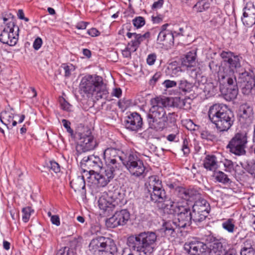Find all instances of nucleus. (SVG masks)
Here are the masks:
<instances>
[{
	"label": "nucleus",
	"mask_w": 255,
	"mask_h": 255,
	"mask_svg": "<svg viewBox=\"0 0 255 255\" xmlns=\"http://www.w3.org/2000/svg\"><path fill=\"white\" fill-rule=\"evenodd\" d=\"M164 210L168 214L176 216L174 221H168L163 225L165 235L168 237H175L180 228H184L191 224L193 214L185 201L178 199L170 200L166 204Z\"/></svg>",
	"instance_id": "1"
},
{
	"label": "nucleus",
	"mask_w": 255,
	"mask_h": 255,
	"mask_svg": "<svg viewBox=\"0 0 255 255\" xmlns=\"http://www.w3.org/2000/svg\"><path fill=\"white\" fill-rule=\"evenodd\" d=\"M151 107L147 115L149 127L156 131H162L167 126V122L170 123L176 121L175 113L166 114L165 108L166 100L160 97H156L150 101Z\"/></svg>",
	"instance_id": "2"
},
{
	"label": "nucleus",
	"mask_w": 255,
	"mask_h": 255,
	"mask_svg": "<svg viewBox=\"0 0 255 255\" xmlns=\"http://www.w3.org/2000/svg\"><path fill=\"white\" fill-rule=\"evenodd\" d=\"M79 93L88 98L109 100V91L103 78L96 74H87L80 81Z\"/></svg>",
	"instance_id": "3"
},
{
	"label": "nucleus",
	"mask_w": 255,
	"mask_h": 255,
	"mask_svg": "<svg viewBox=\"0 0 255 255\" xmlns=\"http://www.w3.org/2000/svg\"><path fill=\"white\" fill-rule=\"evenodd\" d=\"M220 56L224 66L218 72L220 84L223 86L234 85L237 83L235 73L239 74V72L242 71L239 70L241 67L242 57L230 51H223Z\"/></svg>",
	"instance_id": "4"
},
{
	"label": "nucleus",
	"mask_w": 255,
	"mask_h": 255,
	"mask_svg": "<svg viewBox=\"0 0 255 255\" xmlns=\"http://www.w3.org/2000/svg\"><path fill=\"white\" fill-rule=\"evenodd\" d=\"M208 115L211 122L220 132L228 131L234 122L233 112L223 104H215L211 106Z\"/></svg>",
	"instance_id": "5"
},
{
	"label": "nucleus",
	"mask_w": 255,
	"mask_h": 255,
	"mask_svg": "<svg viewBox=\"0 0 255 255\" xmlns=\"http://www.w3.org/2000/svg\"><path fill=\"white\" fill-rule=\"evenodd\" d=\"M157 235L153 232H143L130 237L128 245L139 255H151L155 250Z\"/></svg>",
	"instance_id": "6"
},
{
	"label": "nucleus",
	"mask_w": 255,
	"mask_h": 255,
	"mask_svg": "<svg viewBox=\"0 0 255 255\" xmlns=\"http://www.w3.org/2000/svg\"><path fill=\"white\" fill-rule=\"evenodd\" d=\"M242 71H243L239 72L236 84L225 86L227 89L225 95L230 100H234L236 98L238 92V86L241 87L242 93L244 95H249L251 93L253 88L255 86V78L253 74L244 70Z\"/></svg>",
	"instance_id": "7"
},
{
	"label": "nucleus",
	"mask_w": 255,
	"mask_h": 255,
	"mask_svg": "<svg viewBox=\"0 0 255 255\" xmlns=\"http://www.w3.org/2000/svg\"><path fill=\"white\" fill-rule=\"evenodd\" d=\"M122 163L131 175L136 177H144L145 175V167L137 156V152L131 149H128L126 154L121 156Z\"/></svg>",
	"instance_id": "8"
},
{
	"label": "nucleus",
	"mask_w": 255,
	"mask_h": 255,
	"mask_svg": "<svg viewBox=\"0 0 255 255\" xmlns=\"http://www.w3.org/2000/svg\"><path fill=\"white\" fill-rule=\"evenodd\" d=\"M4 28L0 34V41L10 46H14L18 39L19 27L12 17L3 18Z\"/></svg>",
	"instance_id": "9"
},
{
	"label": "nucleus",
	"mask_w": 255,
	"mask_h": 255,
	"mask_svg": "<svg viewBox=\"0 0 255 255\" xmlns=\"http://www.w3.org/2000/svg\"><path fill=\"white\" fill-rule=\"evenodd\" d=\"M145 185L150 194L152 201L154 203H162L164 201L166 197V193L158 177L154 175L150 176Z\"/></svg>",
	"instance_id": "10"
},
{
	"label": "nucleus",
	"mask_w": 255,
	"mask_h": 255,
	"mask_svg": "<svg viewBox=\"0 0 255 255\" xmlns=\"http://www.w3.org/2000/svg\"><path fill=\"white\" fill-rule=\"evenodd\" d=\"M114 169L103 167L100 172H96L94 170H90L88 173V182L99 187H104L113 179L115 174Z\"/></svg>",
	"instance_id": "11"
},
{
	"label": "nucleus",
	"mask_w": 255,
	"mask_h": 255,
	"mask_svg": "<svg viewBox=\"0 0 255 255\" xmlns=\"http://www.w3.org/2000/svg\"><path fill=\"white\" fill-rule=\"evenodd\" d=\"M248 142L247 134L244 132H238L230 140L227 148L232 153L237 155H244L246 153V149Z\"/></svg>",
	"instance_id": "12"
},
{
	"label": "nucleus",
	"mask_w": 255,
	"mask_h": 255,
	"mask_svg": "<svg viewBox=\"0 0 255 255\" xmlns=\"http://www.w3.org/2000/svg\"><path fill=\"white\" fill-rule=\"evenodd\" d=\"M128 149L120 151L115 148L109 147L105 149L103 152V158L105 162V167L114 169L116 171L118 169V159L122 161L121 156L126 154Z\"/></svg>",
	"instance_id": "13"
},
{
	"label": "nucleus",
	"mask_w": 255,
	"mask_h": 255,
	"mask_svg": "<svg viewBox=\"0 0 255 255\" xmlns=\"http://www.w3.org/2000/svg\"><path fill=\"white\" fill-rule=\"evenodd\" d=\"M112 191L104 192L98 200V206L103 214H108L118 205L119 199Z\"/></svg>",
	"instance_id": "14"
},
{
	"label": "nucleus",
	"mask_w": 255,
	"mask_h": 255,
	"mask_svg": "<svg viewBox=\"0 0 255 255\" xmlns=\"http://www.w3.org/2000/svg\"><path fill=\"white\" fill-rule=\"evenodd\" d=\"M193 220L195 222H201L207 217L210 206L209 203L205 200L202 199L195 202L192 207Z\"/></svg>",
	"instance_id": "15"
},
{
	"label": "nucleus",
	"mask_w": 255,
	"mask_h": 255,
	"mask_svg": "<svg viewBox=\"0 0 255 255\" xmlns=\"http://www.w3.org/2000/svg\"><path fill=\"white\" fill-rule=\"evenodd\" d=\"M130 218L129 212L126 209L117 211L111 217L106 221L108 228H114L119 226H123L127 224Z\"/></svg>",
	"instance_id": "16"
},
{
	"label": "nucleus",
	"mask_w": 255,
	"mask_h": 255,
	"mask_svg": "<svg viewBox=\"0 0 255 255\" xmlns=\"http://www.w3.org/2000/svg\"><path fill=\"white\" fill-rule=\"evenodd\" d=\"M202 81H205V83L199 82L198 83L196 94H200L203 92L206 95L212 96L215 95L218 91L219 80L210 81L207 80L205 77H202Z\"/></svg>",
	"instance_id": "17"
},
{
	"label": "nucleus",
	"mask_w": 255,
	"mask_h": 255,
	"mask_svg": "<svg viewBox=\"0 0 255 255\" xmlns=\"http://www.w3.org/2000/svg\"><path fill=\"white\" fill-rule=\"evenodd\" d=\"M237 117L241 124L251 123L254 117L253 107L247 103L241 105L238 110Z\"/></svg>",
	"instance_id": "18"
},
{
	"label": "nucleus",
	"mask_w": 255,
	"mask_h": 255,
	"mask_svg": "<svg viewBox=\"0 0 255 255\" xmlns=\"http://www.w3.org/2000/svg\"><path fill=\"white\" fill-rule=\"evenodd\" d=\"M98 144V143L94 136L90 132H88L87 134L81 135L77 149L81 150L82 152H86L94 149Z\"/></svg>",
	"instance_id": "19"
},
{
	"label": "nucleus",
	"mask_w": 255,
	"mask_h": 255,
	"mask_svg": "<svg viewBox=\"0 0 255 255\" xmlns=\"http://www.w3.org/2000/svg\"><path fill=\"white\" fill-rule=\"evenodd\" d=\"M185 250L190 255H204L207 245L197 240H193L184 245Z\"/></svg>",
	"instance_id": "20"
},
{
	"label": "nucleus",
	"mask_w": 255,
	"mask_h": 255,
	"mask_svg": "<svg viewBox=\"0 0 255 255\" xmlns=\"http://www.w3.org/2000/svg\"><path fill=\"white\" fill-rule=\"evenodd\" d=\"M142 125L140 115L136 112L130 114L125 121L126 128L131 131H138L141 129Z\"/></svg>",
	"instance_id": "21"
},
{
	"label": "nucleus",
	"mask_w": 255,
	"mask_h": 255,
	"mask_svg": "<svg viewBox=\"0 0 255 255\" xmlns=\"http://www.w3.org/2000/svg\"><path fill=\"white\" fill-rule=\"evenodd\" d=\"M176 194L180 202L185 201L186 203L187 201L197 199L199 195L198 191L194 189H186L180 186L176 188Z\"/></svg>",
	"instance_id": "22"
},
{
	"label": "nucleus",
	"mask_w": 255,
	"mask_h": 255,
	"mask_svg": "<svg viewBox=\"0 0 255 255\" xmlns=\"http://www.w3.org/2000/svg\"><path fill=\"white\" fill-rule=\"evenodd\" d=\"M14 117V110L8 108L2 111L0 114V121L8 128H12L17 125L16 121L13 120Z\"/></svg>",
	"instance_id": "23"
},
{
	"label": "nucleus",
	"mask_w": 255,
	"mask_h": 255,
	"mask_svg": "<svg viewBox=\"0 0 255 255\" xmlns=\"http://www.w3.org/2000/svg\"><path fill=\"white\" fill-rule=\"evenodd\" d=\"M127 36L128 38H131V40L129 42L128 44L132 47L134 50H136L139 46L141 42L145 38H149L150 36V33L146 32L143 34H137L136 33L128 32Z\"/></svg>",
	"instance_id": "24"
},
{
	"label": "nucleus",
	"mask_w": 255,
	"mask_h": 255,
	"mask_svg": "<svg viewBox=\"0 0 255 255\" xmlns=\"http://www.w3.org/2000/svg\"><path fill=\"white\" fill-rule=\"evenodd\" d=\"M169 24L166 23L162 25L161 27V30L158 33L157 40L159 42L165 41L167 43L171 44L174 43V37L173 31L167 29Z\"/></svg>",
	"instance_id": "25"
},
{
	"label": "nucleus",
	"mask_w": 255,
	"mask_h": 255,
	"mask_svg": "<svg viewBox=\"0 0 255 255\" xmlns=\"http://www.w3.org/2000/svg\"><path fill=\"white\" fill-rule=\"evenodd\" d=\"M106 237H98L92 239L89 245V251L94 255H101Z\"/></svg>",
	"instance_id": "26"
},
{
	"label": "nucleus",
	"mask_w": 255,
	"mask_h": 255,
	"mask_svg": "<svg viewBox=\"0 0 255 255\" xmlns=\"http://www.w3.org/2000/svg\"><path fill=\"white\" fill-rule=\"evenodd\" d=\"M83 162H85L86 166H87L90 170H94V169H102L103 163L99 157L92 155L88 157H85L83 159Z\"/></svg>",
	"instance_id": "27"
},
{
	"label": "nucleus",
	"mask_w": 255,
	"mask_h": 255,
	"mask_svg": "<svg viewBox=\"0 0 255 255\" xmlns=\"http://www.w3.org/2000/svg\"><path fill=\"white\" fill-rule=\"evenodd\" d=\"M197 85L188 81L185 79H182L178 81V88L179 91L184 94L189 93L192 91L196 93Z\"/></svg>",
	"instance_id": "28"
},
{
	"label": "nucleus",
	"mask_w": 255,
	"mask_h": 255,
	"mask_svg": "<svg viewBox=\"0 0 255 255\" xmlns=\"http://www.w3.org/2000/svg\"><path fill=\"white\" fill-rule=\"evenodd\" d=\"M182 72L181 66L177 61L170 63L165 70L166 74L171 77H179Z\"/></svg>",
	"instance_id": "29"
},
{
	"label": "nucleus",
	"mask_w": 255,
	"mask_h": 255,
	"mask_svg": "<svg viewBox=\"0 0 255 255\" xmlns=\"http://www.w3.org/2000/svg\"><path fill=\"white\" fill-rule=\"evenodd\" d=\"M117 251V248L114 241L106 238L101 255H114Z\"/></svg>",
	"instance_id": "30"
},
{
	"label": "nucleus",
	"mask_w": 255,
	"mask_h": 255,
	"mask_svg": "<svg viewBox=\"0 0 255 255\" xmlns=\"http://www.w3.org/2000/svg\"><path fill=\"white\" fill-rule=\"evenodd\" d=\"M190 27L186 24L174 25L172 29L174 39L181 36H189L190 35Z\"/></svg>",
	"instance_id": "31"
},
{
	"label": "nucleus",
	"mask_w": 255,
	"mask_h": 255,
	"mask_svg": "<svg viewBox=\"0 0 255 255\" xmlns=\"http://www.w3.org/2000/svg\"><path fill=\"white\" fill-rule=\"evenodd\" d=\"M204 167L207 170L214 171L218 167V162L214 155H207L203 161Z\"/></svg>",
	"instance_id": "32"
},
{
	"label": "nucleus",
	"mask_w": 255,
	"mask_h": 255,
	"mask_svg": "<svg viewBox=\"0 0 255 255\" xmlns=\"http://www.w3.org/2000/svg\"><path fill=\"white\" fill-rule=\"evenodd\" d=\"M70 186L75 192L79 191L81 189H84L85 188V181L84 176H78L76 178L73 179L70 182Z\"/></svg>",
	"instance_id": "33"
},
{
	"label": "nucleus",
	"mask_w": 255,
	"mask_h": 255,
	"mask_svg": "<svg viewBox=\"0 0 255 255\" xmlns=\"http://www.w3.org/2000/svg\"><path fill=\"white\" fill-rule=\"evenodd\" d=\"M196 53L194 51L188 52L182 61V64L187 67L193 66L196 63Z\"/></svg>",
	"instance_id": "34"
},
{
	"label": "nucleus",
	"mask_w": 255,
	"mask_h": 255,
	"mask_svg": "<svg viewBox=\"0 0 255 255\" xmlns=\"http://www.w3.org/2000/svg\"><path fill=\"white\" fill-rule=\"evenodd\" d=\"M235 223L236 221L234 219L229 218L222 222V227L229 233H233L237 229Z\"/></svg>",
	"instance_id": "35"
},
{
	"label": "nucleus",
	"mask_w": 255,
	"mask_h": 255,
	"mask_svg": "<svg viewBox=\"0 0 255 255\" xmlns=\"http://www.w3.org/2000/svg\"><path fill=\"white\" fill-rule=\"evenodd\" d=\"M241 19L244 25L247 27H251L255 24V15H249L246 13L243 14Z\"/></svg>",
	"instance_id": "36"
},
{
	"label": "nucleus",
	"mask_w": 255,
	"mask_h": 255,
	"mask_svg": "<svg viewBox=\"0 0 255 255\" xmlns=\"http://www.w3.org/2000/svg\"><path fill=\"white\" fill-rule=\"evenodd\" d=\"M214 177L217 181L223 184L228 183L230 181L228 176L221 171L215 172L214 173Z\"/></svg>",
	"instance_id": "37"
},
{
	"label": "nucleus",
	"mask_w": 255,
	"mask_h": 255,
	"mask_svg": "<svg viewBox=\"0 0 255 255\" xmlns=\"http://www.w3.org/2000/svg\"><path fill=\"white\" fill-rule=\"evenodd\" d=\"M241 255H255V250L252 246L245 244L240 251Z\"/></svg>",
	"instance_id": "38"
},
{
	"label": "nucleus",
	"mask_w": 255,
	"mask_h": 255,
	"mask_svg": "<svg viewBox=\"0 0 255 255\" xmlns=\"http://www.w3.org/2000/svg\"><path fill=\"white\" fill-rule=\"evenodd\" d=\"M33 212V210H32L30 207H26L23 208L22 210V212L23 213L22 218V221L24 223H27L30 219L31 213Z\"/></svg>",
	"instance_id": "39"
},
{
	"label": "nucleus",
	"mask_w": 255,
	"mask_h": 255,
	"mask_svg": "<svg viewBox=\"0 0 255 255\" xmlns=\"http://www.w3.org/2000/svg\"><path fill=\"white\" fill-rule=\"evenodd\" d=\"M243 11V14L246 13L249 15H255V6L252 2H248L246 3Z\"/></svg>",
	"instance_id": "40"
},
{
	"label": "nucleus",
	"mask_w": 255,
	"mask_h": 255,
	"mask_svg": "<svg viewBox=\"0 0 255 255\" xmlns=\"http://www.w3.org/2000/svg\"><path fill=\"white\" fill-rule=\"evenodd\" d=\"M226 243V240L222 238L219 240L216 241L211 247V253H213L215 251V249L219 250L222 252L223 244Z\"/></svg>",
	"instance_id": "41"
},
{
	"label": "nucleus",
	"mask_w": 255,
	"mask_h": 255,
	"mask_svg": "<svg viewBox=\"0 0 255 255\" xmlns=\"http://www.w3.org/2000/svg\"><path fill=\"white\" fill-rule=\"evenodd\" d=\"M133 26L137 29L140 28L145 24L144 18L142 16H136L132 20Z\"/></svg>",
	"instance_id": "42"
},
{
	"label": "nucleus",
	"mask_w": 255,
	"mask_h": 255,
	"mask_svg": "<svg viewBox=\"0 0 255 255\" xmlns=\"http://www.w3.org/2000/svg\"><path fill=\"white\" fill-rule=\"evenodd\" d=\"M221 162L224 165L226 172H232L234 170V163L231 160L225 159Z\"/></svg>",
	"instance_id": "43"
},
{
	"label": "nucleus",
	"mask_w": 255,
	"mask_h": 255,
	"mask_svg": "<svg viewBox=\"0 0 255 255\" xmlns=\"http://www.w3.org/2000/svg\"><path fill=\"white\" fill-rule=\"evenodd\" d=\"M209 6L210 4L208 2L199 1L194 5V9L198 12H202L207 9Z\"/></svg>",
	"instance_id": "44"
},
{
	"label": "nucleus",
	"mask_w": 255,
	"mask_h": 255,
	"mask_svg": "<svg viewBox=\"0 0 255 255\" xmlns=\"http://www.w3.org/2000/svg\"><path fill=\"white\" fill-rule=\"evenodd\" d=\"M166 139L171 142H178L179 140V131L176 129L173 133L169 134L166 137Z\"/></svg>",
	"instance_id": "45"
},
{
	"label": "nucleus",
	"mask_w": 255,
	"mask_h": 255,
	"mask_svg": "<svg viewBox=\"0 0 255 255\" xmlns=\"http://www.w3.org/2000/svg\"><path fill=\"white\" fill-rule=\"evenodd\" d=\"M136 51L127 44L125 48L122 50V54L124 58H130L131 53Z\"/></svg>",
	"instance_id": "46"
},
{
	"label": "nucleus",
	"mask_w": 255,
	"mask_h": 255,
	"mask_svg": "<svg viewBox=\"0 0 255 255\" xmlns=\"http://www.w3.org/2000/svg\"><path fill=\"white\" fill-rule=\"evenodd\" d=\"M56 255H74V254L73 252L70 250L69 248L65 247L59 250L56 253Z\"/></svg>",
	"instance_id": "47"
},
{
	"label": "nucleus",
	"mask_w": 255,
	"mask_h": 255,
	"mask_svg": "<svg viewBox=\"0 0 255 255\" xmlns=\"http://www.w3.org/2000/svg\"><path fill=\"white\" fill-rule=\"evenodd\" d=\"M185 124L186 128L188 130H196L198 128V126L195 124L191 120H186Z\"/></svg>",
	"instance_id": "48"
},
{
	"label": "nucleus",
	"mask_w": 255,
	"mask_h": 255,
	"mask_svg": "<svg viewBox=\"0 0 255 255\" xmlns=\"http://www.w3.org/2000/svg\"><path fill=\"white\" fill-rule=\"evenodd\" d=\"M181 149L184 155H187L190 153V150L189 146V142L187 139L183 140Z\"/></svg>",
	"instance_id": "49"
},
{
	"label": "nucleus",
	"mask_w": 255,
	"mask_h": 255,
	"mask_svg": "<svg viewBox=\"0 0 255 255\" xmlns=\"http://www.w3.org/2000/svg\"><path fill=\"white\" fill-rule=\"evenodd\" d=\"M164 18V16L161 14H158L156 15H152L151 16V21L154 24L161 23Z\"/></svg>",
	"instance_id": "50"
},
{
	"label": "nucleus",
	"mask_w": 255,
	"mask_h": 255,
	"mask_svg": "<svg viewBox=\"0 0 255 255\" xmlns=\"http://www.w3.org/2000/svg\"><path fill=\"white\" fill-rule=\"evenodd\" d=\"M177 84L176 81L170 80H166L162 83L163 86L166 89L176 87Z\"/></svg>",
	"instance_id": "51"
},
{
	"label": "nucleus",
	"mask_w": 255,
	"mask_h": 255,
	"mask_svg": "<svg viewBox=\"0 0 255 255\" xmlns=\"http://www.w3.org/2000/svg\"><path fill=\"white\" fill-rule=\"evenodd\" d=\"M156 58L157 56L155 53L149 54L146 58L147 64L150 66L153 65L156 60Z\"/></svg>",
	"instance_id": "52"
},
{
	"label": "nucleus",
	"mask_w": 255,
	"mask_h": 255,
	"mask_svg": "<svg viewBox=\"0 0 255 255\" xmlns=\"http://www.w3.org/2000/svg\"><path fill=\"white\" fill-rule=\"evenodd\" d=\"M49 167L55 173H58L60 171V167L59 164L55 161H51L50 162Z\"/></svg>",
	"instance_id": "53"
},
{
	"label": "nucleus",
	"mask_w": 255,
	"mask_h": 255,
	"mask_svg": "<svg viewBox=\"0 0 255 255\" xmlns=\"http://www.w3.org/2000/svg\"><path fill=\"white\" fill-rule=\"evenodd\" d=\"M62 123L64 127L66 129L67 131L70 134V135L73 134V130L70 127L71 123L67 120L63 119L62 120Z\"/></svg>",
	"instance_id": "54"
},
{
	"label": "nucleus",
	"mask_w": 255,
	"mask_h": 255,
	"mask_svg": "<svg viewBox=\"0 0 255 255\" xmlns=\"http://www.w3.org/2000/svg\"><path fill=\"white\" fill-rule=\"evenodd\" d=\"M42 44V40L41 38L40 37H37L34 40L33 42V47L35 50H38L41 47Z\"/></svg>",
	"instance_id": "55"
},
{
	"label": "nucleus",
	"mask_w": 255,
	"mask_h": 255,
	"mask_svg": "<svg viewBox=\"0 0 255 255\" xmlns=\"http://www.w3.org/2000/svg\"><path fill=\"white\" fill-rule=\"evenodd\" d=\"M164 3V0H158L154 1L151 6L152 10L158 9L161 8Z\"/></svg>",
	"instance_id": "56"
},
{
	"label": "nucleus",
	"mask_w": 255,
	"mask_h": 255,
	"mask_svg": "<svg viewBox=\"0 0 255 255\" xmlns=\"http://www.w3.org/2000/svg\"><path fill=\"white\" fill-rule=\"evenodd\" d=\"M63 68L64 70V75L66 77H69L71 75L72 71L74 70L72 65L70 66L65 65Z\"/></svg>",
	"instance_id": "57"
},
{
	"label": "nucleus",
	"mask_w": 255,
	"mask_h": 255,
	"mask_svg": "<svg viewBox=\"0 0 255 255\" xmlns=\"http://www.w3.org/2000/svg\"><path fill=\"white\" fill-rule=\"evenodd\" d=\"M201 136L203 139H205L207 140H212L213 135L210 132L207 130H203L201 133Z\"/></svg>",
	"instance_id": "58"
},
{
	"label": "nucleus",
	"mask_w": 255,
	"mask_h": 255,
	"mask_svg": "<svg viewBox=\"0 0 255 255\" xmlns=\"http://www.w3.org/2000/svg\"><path fill=\"white\" fill-rule=\"evenodd\" d=\"M87 33L92 37H97L100 35V32L95 28H92L87 31Z\"/></svg>",
	"instance_id": "59"
},
{
	"label": "nucleus",
	"mask_w": 255,
	"mask_h": 255,
	"mask_svg": "<svg viewBox=\"0 0 255 255\" xmlns=\"http://www.w3.org/2000/svg\"><path fill=\"white\" fill-rule=\"evenodd\" d=\"M50 221L52 224L55 225L56 226H59L60 225V218L58 215H53V216H51Z\"/></svg>",
	"instance_id": "60"
},
{
	"label": "nucleus",
	"mask_w": 255,
	"mask_h": 255,
	"mask_svg": "<svg viewBox=\"0 0 255 255\" xmlns=\"http://www.w3.org/2000/svg\"><path fill=\"white\" fill-rule=\"evenodd\" d=\"M122 93V91L120 88H114L112 93V95L113 96L116 97L117 98H120Z\"/></svg>",
	"instance_id": "61"
},
{
	"label": "nucleus",
	"mask_w": 255,
	"mask_h": 255,
	"mask_svg": "<svg viewBox=\"0 0 255 255\" xmlns=\"http://www.w3.org/2000/svg\"><path fill=\"white\" fill-rule=\"evenodd\" d=\"M88 24L87 22L80 21L77 23L76 28L78 29H85Z\"/></svg>",
	"instance_id": "62"
},
{
	"label": "nucleus",
	"mask_w": 255,
	"mask_h": 255,
	"mask_svg": "<svg viewBox=\"0 0 255 255\" xmlns=\"http://www.w3.org/2000/svg\"><path fill=\"white\" fill-rule=\"evenodd\" d=\"M160 77V75L159 73H155L150 80V84L151 85H154L155 84V83L158 81Z\"/></svg>",
	"instance_id": "63"
},
{
	"label": "nucleus",
	"mask_w": 255,
	"mask_h": 255,
	"mask_svg": "<svg viewBox=\"0 0 255 255\" xmlns=\"http://www.w3.org/2000/svg\"><path fill=\"white\" fill-rule=\"evenodd\" d=\"M249 222L251 226L255 231V216L250 215L249 216Z\"/></svg>",
	"instance_id": "64"
}]
</instances>
